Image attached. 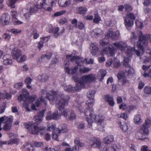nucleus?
I'll use <instances>...</instances> for the list:
<instances>
[{
  "instance_id": "nucleus-1",
  "label": "nucleus",
  "mask_w": 151,
  "mask_h": 151,
  "mask_svg": "<svg viewBox=\"0 0 151 151\" xmlns=\"http://www.w3.org/2000/svg\"><path fill=\"white\" fill-rule=\"evenodd\" d=\"M101 45L102 46L103 51L101 54H106L108 56H112L114 55L115 52L117 49H119L123 52H124L127 56H124V65L126 68V71L129 73H133L134 70L133 68L129 66L128 63L130 58L132 56L134 52H135L137 56H139L140 52L138 50H136L134 47H131L128 46L124 42H117L114 43L113 45L115 47H112L110 46L108 43L106 42L104 40H101L100 42Z\"/></svg>"
},
{
  "instance_id": "nucleus-2",
  "label": "nucleus",
  "mask_w": 151,
  "mask_h": 151,
  "mask_svg": "<svg viewBox=\"0 0 151 151\" xmlns=\"http://www.w3.org/2000/svg\"><path fill=\"white\" fill-rule=\"evenodd\" d=\"M41 92L42 95L46 93V98L49 100L50 104L56 103V106L60 110V114L67 119L72 120L76 119V116L73 111L64 108L65 106L68 104L70 99L69 96L65 97L63 95H58L53 90L47 93L46 89L42 90Z\"/></svg>"
},
{
  "instance_id": "nucleus-3",
  "label": "nucleus",
  "mask_w": 151,
  "mask_h": 151,
  "mask_svg": "<svg viewBox=\"0 0 151 151\" xmlns=\"http://www.w3.org/2000/svg\"><path fill=\"white\" fill-rule=\"evenodd\" d=\"M84 111V114L86 116V120L88 123V127H91L92 126L93 123V119L97 122L98 125L100 126L101 128H103L105 125V117L102 114L95 116L94 114L93 110L91 108L92 107H88Z\"/></svg>"
},
{
  "instance_id": "nucleus-4",
  "label": "nucleus",
  "mask_w": 151,
  "mask_h": 151,
  "mask_svg": "<svg viewBox=\"0 0 151 151\" xmlns=\"http://www.w3.org/2000/svg\"><path fill=\"white\" fill-rule=\"evenodd\" d=\"M76 82H78L76 87H72L71 86L65 85L64 87V90L68 92H74L75 91H78L81 88L84 87L86 84L89 83L88 75L83 76L81 79L78 77L73 76L72 78Z\"/></svg>"
},
{
  "instance_id": "nucleus-5",
  "label": "nucleus",
  "mask_w": 151,
  "mask_h": 151,
  "mask_svg": "<svg viewBox=\"0 0 151 151\" xmlns=\"http://www.w3.org/2000/svg\"><path fill=\"white\" fill-rule=\"evenodd\" d=\"M35 97V96L29 97V92L26 89L24 88L20 92L18 99L19 101H23L24 102L22 105V107L24 108L28 111H30V109L29 107V104L33 102Z\"/></svg>"
},
{
  "instance_id": "nucleus-6",
  "label": "nucleus",
  "mask_w": 151,
  "mask_h": 151,
  "mask_svg": "<svg viewBox=\"0 0 151 151\" xmlns=\"http://www.w3.org/2000/svg\"><path fill=\"white\" fill-rule=\"evenodd\" d=\"M139 39L136 45L138 48L141 51L142 53L144 52V49L148 45V40H149L151 43V35H147L146 36L143 35L141 31H139L138 33Z\"/></svg>"
},
{
  "instance_id": "nucleus-7",
  "label": "nucleus",
  "mask_w": 151,
  "mask_h": 151,
  "mask_svg": "<svg viewBox=\"0 0 151 151\" xmlns=\"http://www.w3.org/2000/svg\"><path fill=\"white\" fill-rule=\"evenodd\" d=\"M13 121L12 116H4L0 117V131L2 129L6 131L9 130L11 128Z\"/></svg>"
},
{
  "instance_id": "nucleus-8",
  "label": "nucleus",
  "mask_w": 151,
  "mask_h": 151,
  "mask_svg": "<svg viewBox=\"0 0 151 151\" xmlns=\"http://www.w3.org/2000/svg\"><path fill=\"white\" fill-rule=\"evenodd\" d=\"M22 126L23 127L27 129L29 133L32 134H37L40 131L44 130L45 129V127L39 128L37 125L34 124L33 121L23 123Z\"/></svg>"
},
{
  "instance_id": "nucleus-9",
  "label": "nucleus",
  "mask_w": 151,
  "mask_h": 151,
  "mask_svg": "<svg viewBox=\"0 0 151 151\" xmlns=\"http://www.w3.org/2000/svg\"><path fill=\"white\" fill-rule=\"evenodd\" d=\"M66 58L68 60L75 62L78 65H81L85 62L87 64H92L93 62V60L91 58L88 61L87 59L86 58L84 59L83 58H80L73 54L67 55Z\"/></svg>"
},
{
  "instance_id": "nucleus-10",
  "label": "nucleus",
  "mask_w": 151,
  "mask_h": 151,
  "mask_svg": "<svg viewBox=\"0 0 151 151\" xmlns=\"http://www.w3.org/2000/svg\"><path fill=\"white\" fill-rule=\"evenodd\" d=\"M55 4V3L52 0H44L42 3L40 4L39 8L50 12L52 11V7Z\"/></svg>"
},
{
  "instance_id": "nucleus-11",
  "label": "nucleus",
  "mask_w": 151,
  "mask_h": 151,
  "mask_svg": "<svg viewBox=\"0 0 151 151\" xmlns=\"http://www.w3.org/2000/svg\"><path fill=\"white\" fill-rule=\"evenodd\" d=\"M21 51L17 48H14L12 51V55L14 59L17 60L19 62H22L26 60L27 57L25 55L21 56Z\"/></svg>"
},
{
  "instance_id": "nucleus-12",
  "label": "nucleus",
  "mask_w": 151,
  "mask_h": 151,
  "mask_svg": "<svg viewBox=\"0 0 151 151\" xmlns=\"http://www.w3.org/2000/svg\"><path fill=\"white\" fill-rule=\"evenodd\" d=\"M68 131L65 124H63L60 125L52 134V138L56 141H58V137L60 133L66 132Z\"/></svg>"
},
{
  "instance_id": "nucleus-13",
  "label": "nucleus",
  "mask_w": 151,
  "mask_h": 151,
  "mask_svg": "<svg viewBox=\"0 0 151 151\" xmlns=\"http://www.w3.org/2000/svg\"><path fill=\"white\" fill-rule=\"evenodd\" d=\"M134 15L131 13H128L124 18V23L128 29H130V27L133 25V20L135 19Z\"/></svg>"
},
{
  "instance_id": "nucleus-14",
  "label": "nucleus",
  "mask_w": 151,
  "mask_h": 151,
  "mask_svg": "<svg viewBox=\"0 0 151 151\" xmlns=\"http://www.w3.org/2000/svg\"><path fill=\"white\" fill-rule=\"evenodd\" d=\"M95 91L94 90H90L87 93V96L89 100L86 102V104L88 107H92L94 103V95Z\"/></svg>"
},
{
  "instance_id": "nucleus-15",
  "label": "nucleus",
  "mask_w": 151,
  "mask_h": 151,
  "mask_svg": "<svg viewBox=\"0 0 151 151\" xmlns=\"http://www.w3.org/2000/svg\"><path fill=\"white\" fill-rule=\"evenodd\" d=\"M151 126V121L148 119H147L145 123L141 127L140 132L143 135H147L149 134L148 128Z\"/></svg>"
},
{
  "instance_id": "nucleus-16",
  "label": "nucleus",
  "mask_w": 151,
  "mask_h": 151,
  "mask_svg": "<svg viewBox=\"0 0 151 151\" xmlns=\"http://www.w3.org/2000/svg\"><path fill=\"white\" fill-rule=\"evenodd\" d=\"M88 143L91 146L94 148L101 149V142L98 138H92L88 141Z\"/></svg>"
},
{
  "instance_id": "nucleus-17",
  "label": "nucleus",
  "mask_w": 151,
  "mask_h": 151,
  "mask_svg": "<svg viewBox=\"0 0 151 151\" xmlns=\"http://www.w3.org/2000/svg\"><path fill=\"white\" fill-rule=\"evenodd\" d=\"M30 7L29 13H24V14L25 18L27 20L29 19L30 15L33 14L36 12L39 9H40L39 8V7H40L39 5L37 6L33 4H30Z\"/></svg>"
},
{
  "instance_id": "nucleus-18",
  "label": "nucleus",
  "mask_w": 151,
  "mask_h": 151,
  "mask_svg": "<svg viewBox=\"0 0 151 151\" xmlns=\"http://www.w3.org/2000/svg\"><path fill=\"white\" fill-rule=\"evenodd\" d=\"M106 36L110 38L112 40H117L120 37V33L119 31L113 32L112 29H110L106 34Z\"/></svg>"
},
{
  "instance_id": "nucleus-19",
  "label": "nucleus",
  "mask_w": 151,
  "mask_h": 151,
  "mask_svg": "<svg viewBox=\"0 0 151 151\" xmlns=\"http://www.w3.org/2000/svg\"><path fill=\"white\" fill-rule=\"evenodd\" d=\"M10 139L8 142V144L12 145L14 144H17L19 142V140L17 138V135L14 133L9 134Z\"/></svg>"
},
{
  "instance_id": "nucleus-20",
  "label": "nucleus",
  "mask_w": 151,
  "mask_h": 151,
  "mask_svg": "<svg viewBox=\"0 0 151 151\" xmlns=\"http://www.w3.org/2000/svg\"><path fill=\"white\" fill-rule=\"evenodd\" d=\"M10 20V17L9 14H4L0 18V22L4 25H7L9 24Z\"/></svg>"
},
{
  "instance_id": "nucleus-21",
  "label": "nucleus",
  "mask_w": 151,
  "mask_h": 151,
  "mask_svg": "<svg viewBox=\"0 0 151 151\" xmlns=\"http://www.w3.org/2000/svg\"><path fill=\"white\" fill-rule=\"evenodd\" d=\"M45 111V109L39 111V112H38V115L34 116V120L37 124L40 123L42 121V117Z\"/></svg>"
},
{
  "instance_id": "nucleus-22",
  "label": "nucleus",
  "mask_w": 151,
  "mask_h": 151,
  "mask_svg": "<svg viewBox=\"0 0 151 151\" xmlns=\"http://www.w3.org/2000/svg\"><path fill=\"white\" fill-rule=\"evenodd\" d=\"M3 64L6 65H10L12 63V60L10 55L6 54L3 57Z\"/></svg>"
},
{
  "instance_id": "nucleus-23",
  "label": "nucleus",
  "mask_w": 151,
  "mask_h": 151,
  "mask_svg": "<svg viewBox=\"0 0 151 151\" xmlns=\"http://www.w3.org/2000/svg\"><path fill=\"white\" fill-rule=\"evenodd\" d=\"M103 33V31L101 29L96 28L91 32V35L92 37H96L99 36Z\"/></svg>"
},
{
  "instance_id": "nucleus-24",
  "label": "nucleus",
  "mask_w": 151,
  "mask_h": 151,
  "mask_svg": "<svg viewBox=\"0 0 151 151\" xmlns=\"http://www.w3.org/2000/svg\"><path fill=\"white\" fill-rule=\"evenodd\" d=\"M45 98L41 96L39 99L35 103V104H32V105L31 108L33 110H36V107H38L40 105L42 104V102L45 103Z\"/></svg>"
},
{
  "instance_id": "nucleus-25",
  "label": "nucleus",
  "mask_w": 151,
  "mask_h": 151,
  "mask_svg": "<svg viewBox=\"0 0 151 151\" xmlns=\"http://www.w3.org/2000/svg\"><path fill=\"white\" fill-rule=\"evenodd\" d=\"M65 72L69 74H75L77 73L78 71V68L77 66H76L72 69H70L65 64Z\"/></svg>"
},
{
  "instance_id": "nucleus-26",
  "label": "nucleus",
  "mask_w": 151,
  "mask_h": 151,
  "mask_svg": "<svg viewBox=\"0 0 151 151\" xmlns=\"http://www.w3.org/2000/svg\"><path fill=\"white\" fill-rule=\"evenodd\" d=\"M71 1V0H58V4L61 7L65 8L70 5Z\"/></svg>"
},
{
  "instance_id": "nucleus-27",
  "label": "nucleus",
  "mask_w": 151,
  "mask_h": 151,
  "mask_svg": "<svg viewBox=\"0 0 151 151\" xmlns=\"http://www.w3.org/2000/svg\"><path fill=\"white\" fill-rule=\"evenodd\" d=\"M52 55V53L51 52H49L45 55H43L41 57V58L38 59L37 61V63L38 64H40L41 62H43V60H45L50 59Z\"/></svg>"
},
{
  "instance_id": "nucleus-28",
  "label": "nucleus",
  "mask_w": 151,
  "mask_h": 151,
  "mask_svg": "<svg viewBox=\"0 0 151 151\" xmlns=\"http://www.w3.org/2000/svg\"><path fill=\"white\" fill-rule=\"evenodd\" d=\"M90 48L91 54L93 55L94 56L97 54L99 48L96 43L91 44V45Z\"/></svg>"
},
{
  "instance_id": "nucleus-29",
  "label": "nucleus",
  "mask_w": 151,
  "mask_h": 151,
  "mask_svg": "<svg viewBox=\"0 0 151 151\" xmlns=\"http://www.w3.org/2000/svg\"><path fill=\"white\" fill-rule=\"evenodd\" d=\"M120 147L116 144H114L107 147L106 151H120Z\"/></svg>"
},
{
  "instance_id": "nucleus-30",
  "label": "nucleus",
  "mask_w": 151,
  "mask_h": 151,
  "mask_svg": "<svg viewBox=\"0 0 151 151\" xmlns=\"http://www.w3.org/2000/svg\"><path fill=\"white\" fill-rule=\"evenodd\" d=\"M73 106L77 108V110L79 114L83 113V108L80 104H79L77 101H75L73 103Z\"/></svg>"
},
{
  "instance_id": "nucleus-31",
  "label": "nucleus",
  "mask_w": 151,
  "mask_h": 151,
  "mask_svg": "<svg viewBox=\"0 0 151 151\" xmlns=\"http://www.w3.org/2000/svg\"><path fill=\"white\" fill-rule=\"evenodd\" d=\"M106 74V71L104 70H100L98 72L97 77L100 81H102Z\"/></svg>"
},
{
  "instance_id": "nucleus-32",
  "label": "nucleus",
  "mask_w": 151,
  "mask_h": 151,
  "mask_svg": "<svg viewBox=\"0 0 151 151\" xmlns=\"http://www.w3.org/2000/svg\"><path fill=\"white\" fill-rule=\"evenodd\" d=\"M105 100L106 101L108 102L109 105L111 106H113L114 104V99L113 96L109 95L105 96Z\"/></svg>"
},
{
  "instance_id": "nucleus-33",
  "label": "nucleus",
  "mask_w": 151,
  "mask_h": 151,
  "mask_svg": "<svg viewBox=\"0 0 151 151\" xmlns=\"http://www.w3.org/2000/svg\"><path fill=\"white\" fill-rule=\"evenodd\" d=\"M12 98V95L8 93L6 91H4L0 92V99H7L8 100Z\"/></svg>"
},
{
  "instance_id": "nucleus-34",
  "label": "nucleus",
  "mask_w": 151,
  "mask_h": 151,
  "mask_svg": "<svg viewBox=\"0 0 151 151\" xmlns=\"http://www.w3.org/2000/svg\"><path fill=\"white\" fill-rule=\"evenodd\" d=\"M114 140L113 135H109L106 136L103 139V142L105 144H109L111 143Z\"/></svg>"
},
{
  "instance_id": "nucleus-35",
  "label": "nucleus",
  "mask_w": 151,
  "mask_h": 151,
  "mask_svg": "<svg viewBox=\"0 0 151 151\" xmlns=\"http://www.w3.org/2000/svg\"><path fill=\"white\" fill-rule=\"evenodd\" d=\"M119 126L121 129L124 132H127L128 127L127 124L124 122H119L118 123Z\"/></svg>"
},
{
  "instance_id": "nucleus-36",
  "label": "nucleus",
  "mask_w": 151,
  "mask_h": 151,
  "mask_svg": "<svg viewBox=\"0 0 151 151\" xmlns=\"http://www.w3.org/2000/svg\"><path fill=\"white\" fill-rule=\"evenodd\" d=\"M87 9L85 7L82 6L76 8V12L79 14H84L87 12Z\"/></svg>"
},
{
  "instance_id": "nucleus-37",
  "label": "nucleus",
  "mask_w": 151,
  "mask_h": 151,
  "mask_svg": "<svg viewBox=\"0 0 151 151\" xmlns=\"http://www.w3.org/2000/svg\"><path fill=\"white\" fill-rule=\"evenodd\" d=\"M134 122L135 124H137L142 122L141 116L140 114H137L134 116Z\"/></svg>"
},
{
  "instance_id": "nucleus-38",
  "label": "nucleus",
  "mask_w": 151,
  "mask_h": 151,
  "mask_svg": "<svg viewBox=\"0 0 151 151\" xmlns=\"http://www.w3.org/2000/svg\"><path fill=\"white\" fill-rule=\"evenodd\" d=\"M117 77L119 79L124 82L126 80L125 73L123 71L120 72L117 75Z\"/></svg>"
},
{
  "instance_id": "nucleus-39",
  "label": "nucleus",
  "mask_w": 151,
  "mask_h": 151,
  "mask_svg": "<svg viewBox=\"0 0 151 151\" xmlns=\"http://www.w3.org/2000/svg\"><path fill=\"white\" fill-rule=\"evenodd\" d=\"M74 142L76 145L75 146H76L77 148L78 149L79 147H82L84 145V144L82 142H81L80 140L78 138L75 139Z\"/></svg>"
},
{
  "instance_id": "nucleus-40",
  "label": "nucleus",
  "mask_w": 151,
  "mask_h": 151,
  "mask_svg": "<svg viewBox=\"0 0 151 151\" xmlns=\"http://www.w3.org/2000/svg\"><path fill=\"white\" fill-rule=\"evenodd\" d=\"M17 0H7L6 3L9 7L11 8H14L15 4Z\"/></svg>"
},
{
  "instance_id": "nucleus-41",
  "label": "nucleus",
  "mask_w": 151,
  "mask_h": 151,
  "mask_svg": "<svg viewBox=\"0 0 151 151\" xmlns=\"http://www.w3.org/2000/svg\"><path fill=\"white\" fill-rule=\"evenodd\" d=\"M48 76L45 74H43L42 75L38 76V79L41 82H44L46 81L48 79Z\"/></svg>"
},
{
  "instance_id": "nucleus-42",
  "label": "nucleus",
  "mask_w": 151,
  "mask_h": 151,
  "mask_svg": "<svg viewBox=\"0 0 151 151\" xmlns=\"http://www.w3.org/2000/svg\"><path fill=\"white\" fill-rule=\"evenodd\" d=\"M112 63L114 67L116 68H118L121 65L119 60L116 58L114 59L112 62Z\"/></svg>"
},
{
  "instance_id": "nucleus-43",
  "label": "nucleus",
  "mask_w": 151,
  "mask_h": 151,
  "mask_svg": "<svg viewBox=\"0 0 151 151\" xmlns=\"http://www.w3.org/2000/svg\"><path fill=\"white\" fill-rule=\"evenodd\" d=\"M32 80V79L29 77H27L25 80V83L27 85V87L29 89H31L32 88V86L29 85L31 83Z\"/></svg>"
},
{
  "instance_id": "nucleus-44",
  "label": "nucleus",
  "mask_w": 151,
  "mask_h": 151,
  "mask_svg": "<svg viewBox=\"0 0 151 151\" xmlns=\"http://www.w3.org/2000/svg\"><path fill=\"white\" fill-rule=\"evenodd\" d=\"M60 111V110H59ZM60 114H58V111L57 110L55 111V112L52 113L53 116V119L54 120H57L60 118L61 115H62L60 114Z\"/></svg>"
},
{
  "instance_id": "nucleus-45",
  "label": "nucleus",
  "mask_w": 151,
  "mask_h": 151,
  "mask_svg": "<svg viewBox=\"0 0 151 151\" xmlns=\"http://www.w3.org/2000/svg\"><path fill=\"white\" fill-rule=\"evenodd\" d=\"M75 125L78 128L80 129H83L85 127V124L83 122H76L75 123Z\"/></svg>"
},
{
  "instance_id": "nucleus-46",
  "label": "nucleus",
  "mask_w": 151,
  "mask_h": 151,
  "mask_svg": "<svg viewBox=\"0 0 151 151\" xmlns=\"http://www.w3.org/2000/svg\"><path fill=\"white\" fill-rule=\"evenodd\" d=\"M47 131H52L55 129L56 127L55 124L54 123H47Z\"/></svg>"
},
{
  "instance_id": "nucleus-47",
  "label": "nucleus",
  "mask_w": 151,
  "mask_h": 151,
  "mask_svg": "<svg viewBox=\"0 0 151 151\" xmlns=\"http://www.w3.org/2000/svg\"><path fill=\"white\" fill-rule=\"evenodd\" d=\"M6 106V102H4L0 104V114H2L4 112Z\"/></svg>"
},
{
  "instance_id": "nucleus-48",
  "label": "nucleus",
  "mask_w": 151,
  "mask_h": 151,
  "mask_svg": "<svg viewBox=\"0 0 151 151\" xmlns=\"http://www.w3.org/2000/svg\"><path fill=\"white\" fill-rule=\"evenodd\" d=\"M137 26L140 29L142 28L143 27L142 21L141 19H137L136 21Z\"/></svg>"
},
{
  "instance_id": "nucleus-49",
  "label": "nucleus",
  "mask_w": 151,
  "mask_h": 151,
  "mask_svg": "<svg viewBox=\"0 0 151 151\" xmlns=\"http://www.w3.org/2000/svg\"><path fill=\"white\" fill-rule=\"evenodd\" d=\"M89 83L93 82L96 80V78L95 75L92 74L88 75Z\"/></svg>"
},
{
  "instance_id": "nucleus-50",
  "label": "nucleus",
  "mask_w": 151,
  "mask_h": 151,
  "mask_svg": "<svg viewBox=\"0 0 151 151\" xmlns=\"http://www.w3.org/2000/svg\"><path fill=\"white\" fill-rule=\"evenodd\" d=\"M91 70V69L86 67H84L83 68H80L79 70L80 72L86 73L88 72Z\"/></svg>"
},
{
  "instance_id": "nucleus-51",
  "label": "nucleus",
  "mask_w": 151,
  "mask_h": 151,
  "mask_svg": "<svg viewBox=\"0 0 151 151\" xmlns=\"http://www.w3.org/2000/svg\"><path fill=\"white\" fill-rule=\"evenodd\" d=\"M118 117L122 118L126 120L127 117V113H121L117 115Z\"/></svg>"
},
{
  "instance_id": "nucleus-52",
  "label": "nucleus",
  "mask_w": 151,
  "mask_h": 151,
  "mask_svg": "<svg viewBox=\"0 0 151 151\" xmlns=\"http://www.w3.org/2000/svg\"><path fill=\"white\" fill-rule=\"evenodd\" d=\"M11 31L14 35H16L20 33L22 31L20 29L13 28L11 30Z\"/></svg>"
},
{
  "instance_id": "nucleus-53",
  "label": "nucleus",
  "mask_w": 151,
  "mask_h": 151,
  "mask_svg": "<svg viewBox=\"0 0 151 151\" xmlns=\"http://www.w3.org/2000/svg\"><path fill=\"white\" fill-rule=\"evenodd\" d=\"M46 119L47 120L53 119V116L51 111H49L47 113V116L46 117Z\"/></svg>"
},
{
  "instance_id": "nucleus-54",
  "label": "nucleus",
  "mask_w": 151,
  "mask_h": 151,
  "mask_svg": "<svg viewBox=\"0 0 151 151\" xmlns=\"http://www.w3.org/2000/svg\"><path fill=\"white\" fill-rule=\"evenodd\" d=\"M101 20L100 17L97 14H95L94 18L93 19V22L94 23H98Z\"/></svg>"
},
{
  "instance_id": "nucleus-55",
  "label": "nucleus",
  "mask_w": 151,
  "mask_h": 151,
  "mask_svg": "<svg viewBox=\"0 0 151 151\" xmlns=\"http://www.w3.org/2000/svg\"><path fill=\"white\" fill-rule=\"evenodd\" d=\"M137 37L135 35V33L134 32H132L131 36V42L133 43H134L135 41L137 40Z\"/></svg>"
},
{
  "instance_id": "nucleus-56",
  "label": "nucleus",
  "mask_w": 151,
  "mask_h": 151,
  "mask_svg": "<svg viewBox=\"0 0 151 151\" xmlns=\"http://www.w3.org/2000/svg\"><path fill=\"white\" fill-rule=\"evenodd\" d=\"M45 151H60V148L58 149L55 147V148H52L50 147L48 148L47 147H46L45 149Z\"/></svg>"
},
{
  "instance_id": "nucleus-57",
  "label": "nucleus",
  "mask_w": 151,
  "mask_h": 151,
  "mask_svg": "<svg viewBox=\"0 0 151 151\" xmlns=\"http://www.w3.org/2000/svg\"><path fill=\"white\" fill-rule=\"evenodd\" d=\"M144 92L146 94H150L151 93V88L149 87L146 86L144 88Z\"/></svg>"
},
{
  "instance_id": "nucleus-58",
  "label": "nucleus",
  "mask_w": 151,
  "mask_h": 151,
  "mask_svg": "<svg viewBox=\"0 0 151 151\" xmlns=\"http://www.w3.org/2000/svg\"><path fill=\"white\" fill-rule=\"evenodd\" d=\"M11 15L12 17V20L17 19V17L18 16V14L17 12L12 11L11 12Z\"/></svg>"
},
{
  "instance_id": "nucleus-59",
  "label": "nucleus",
  "mask_w": 151,
  "mask_h": 151,
  "mask_svg": "<svg viewBox=\"0 0 151 151\" xmlns=\"http://www.w3.org/2000/svg\"><path fill=\"white\" fill-rule=\"evenodd\" d=\"M23 85V83L22 82H19L16 84L14 87L17 89H19L21 88Z\"/></svg>"
},
{
  "instance_id": "nucleus-60",
  "label": "nucleus",
  "mask_w": 151,
  "mask_h": 151,
  "mask_svg": "<svg viewBox=\"0 0 151 151\" xmlns=\"http://www.w3.org/2000/svg\"><path fill=\"white\" fill-rule=\"evenodd\" d=\"M78 149L77 148L76 146L74 147L73 149L70 147L66 148L64 150V151H78Z\"/></svg>"
},
{
  "instance_id": "nucleus-61",
  "label": "nucleus",
  "mask_w": 151,
  "mask_h": 151,
  "mask_svg": "<svg viewBox=\"0 0 151 151\" xmlns=\"http://www.w3.org/2000/svg\"><path fill=\"white\" fill-rule=\"evenodd\" d=\"M66 12L65 11H62L60 12H56L54 14L55 17H58L59 16L62 15Z\"/></svg>"
},
{
  "instance_id": "nucleus-62",
  "label": "nucleus",
  "mask_w": 151,
  "mask_h": 151,
  "mask_svg": "<svg viewBox=\"0 0 151 151\" xmlns=\"http://www.w3.org/2000/svg\"><path fill=\"white\" fill-rule=\"evenodd\" d=\"M59 28L58 27L55 28L54 29H53V32L55 36V37H57L58 35L61 33V32H60L59 33L58 32Z\"/></svg>"
},
{
  "instance_id": "nucleus-63",
  "label": "nucleus",
  "mask_w": 151,
  "mask_h": 151,
  "mask_svg": "<svg viewBox=\"0 0 151 151\" xmlns=\"http://www.w3.org/2000/svg\"><path fill=\"white\" fill-rule=\"evenodd\" d=\"M124 9L127 11H129L132 10V7L129 5L126 4L124 5Z\"/></svg>"
},
{
  "instance_id": "nucleus-64",
  "label": "nucleus",
  "mask_w": 151,
  "mask_h": 151,
  "mask_svg": "<svg viewBox=\"0 0 151 151\" xmlns=\"http://www.w3.org/2000/svg\"><path fill=\"white\" fill-rule=\"evenodd\" d=\"M127 106L126 104L124 103L121 104L119 105V109H120L125 110L127 108Z\"/></svg>"
}]
</instances>
